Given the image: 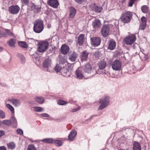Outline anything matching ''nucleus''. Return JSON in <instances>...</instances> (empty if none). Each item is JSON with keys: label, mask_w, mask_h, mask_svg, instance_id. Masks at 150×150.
<instances>
[{"label": "nucleus", "mask_w": 150, "mask_h": 150, "mask_svg": "<svg viewBox=\"0 0 150 150\" xmlns=\"http://www.w3.org/2000/svg\"><path fill=\"white\" fill-rule=\"evenodd\" d=\"M33 30L36 33H41L44 28V25L42 21L39 20H36L34 23Z\"/></svg>", "instance_id": "1"}, {"label": "nucleus", "mask_w": 150, "mask_h": 150, "mask_svg": "<svg viewBox=\"0 0 150 150\" xmlns=\"http://www.w3.org/2000/svg\"><path fill=\"white\" fill-rule=\"evenodd\" d=\"M132 16L131 12L126 11L123 13L120 19L122 21L125 23H128L130 22Z\"/></svg>", "instance_id": "2"}, {"label": "nucleus", "mask_w": 150, "mask_h": 150, "mask_svg": "<svg viewBox=\"0 0 150 150\" xmlns=\"http://www.w3.org/2000/svg\"><path fill=\"white\" fill-rule=\"evenodd\" d=\"M37 50L39 52H43L47 49L49 43L47 41H43L38 42Z\"/></svg>", "instance_id": "3"}, {"label": "nucleus", "mask_w": 150, "mask_h": 150, "mask_svg": "<svg viewBox=\"0 0 150 150\" xmlns=\"http://www.w3.org/2000/svg\"><path fill=\"white\" fill-rule=\"evenodd\" d=\"M83 69L86 72L91 74L92 76L94 75L96 73V70L93 68L91 65L89 63L85 64Z\"/></svg>", "instance_id": "4"}, {"label": "nucleus", "mask_w": 150, "mask_h": 150, "mask_svg": "<svg viewBox=\"0 0 150 150\" xmlns=\"http://www.w3.org/2000/svg\"><path fill=\"white\" fill-rule=\"evenodd\" d=\"M109 97H103L102 98L100 101V103L101 104L98 108V110H102L106 107L109 104Z\"/></svg>", "instance_id": "5"}, {"label": "nucleus", "mask_w": 150, "mask_h": 150, "mask_svg": "<svg viewBox=\"0 0 150 150\" xmlns=\"http://www.w3.org/2000/svg\"><path fill=\"white\" fill-rule=\"evenodd\" d=\"M136 40V37L134 34H131L125 38L124 41L127 45H131L134 43Z\"/></svg>", "instance_id": "6"}, {"label": "nucleus", "mask_w": 150, "mask_h": 150, "mask_svg": "<svg viewBox=\"0 0 150 150\" xmlns=\"http://www.w3.org/2000/svg\"><path fill=\"white\" fill-rule=\"evenodd\" d=\"M110 25L105 24L102 27L101 30V33L102 35L104 37L108 36L109 33Z\"/></svg>", "instance_id": "7"}, {"label": "nucleus", "mask_w": 150, "mask_h": 150, "mask_svg": "<svg viewBox=\"0 0 150 150\" xmlns=\"http://www.w3.org/2000/svg\"><path fill=\"white\" fill-rule=\"evenodd\" d=\"M121 67V63L118 60H115L114 61L112 64V69L115 71L120 70Z\"/></svg>", "instance_id": "8"}, {"label": "nucleus", "mask_w": 150, "mask_h": 150, "mask_svg": "<svg viewBox=\"0 0 150 150\" xmlns=\"http://www.w3.org/2000/svg\"><path fill=\"white\" fill-rule=\"evenodd\" d=\"M70 69L69 66L68 65L63 67L61 70V74L66 77H69L70 76Z\"/></svg>", "instance_id": "9"}, {"label": "nucleus", "mask_w": 150, "mask_h": 150, "mask_svg": "<svg viewBox=\"0 0 150 150\" xmlns=\"http://www.w3.org/2000/svg\"><path fill=\"white\" fill-rule=\"evenodd\" d=\"M75 75L76 78L79 79H82L85 77L84 73L83 71V69L81 68H78L76 71Z\"/></svg>", "instance_id": "10"}, {"label": "nucleus", "mask_w": 150, "mask_h": 150, "mask_svg": "<svg viewBox=\"0 0 150 150\" xmlns=\"http://www.w3.org/2000/svg\"><path fill=\"white\" fill-rule=\"evenodd\" d=\"M20 9V7L17 5H12L9 8V11L11 13L13 14H16L18 13Z\"/></svg>", "instance_id": "11"}, {"label": "nucleus", "mask_w": 150, "mask_h": 150, "mask_svg": "<svg viewBox=\"0 0 150 150\" xmlns=\"http://www.w3.org/2000/svg\"><path fill=\"white\" fill-rule=\"evenodd\" d=\"M91 43L94 47L99 45L100 43V39L98 37H93L91 38Z\"/></svg>", "instance_id": "12"}, {"label": "nucleus", "mask_w": 150, "mask_h": 150, "mask_svg": "<svg viewBox=\"0 0 150 150\" xmlns=\"http://www.w3.org/2000/svg\"><path fill=\"white\" fill-rule=\"evenodd\" d=\"M90 7L91 10L96 13L100 12L102 10V8L101 6H98L95 4H91Z\"/></svg>", "instance_id": "13"}, {"label": "nucleus", "mask_w": 150, "mask_h": 150, "mask_svg": "<svg viewBox=\"0 0 150 150\" xmlns=\"http://www.w3.org/2000/svg\"><path fill=\"white\" fill-rule=\"evenodd\" d=\"M47 3L49 5L54 8H57L59 5L58 0H49Z\"/></svg>", "instance_id": "14"}, {"label": "nucleus", "mask_w": 150, "mask_h": 150, "mask_svg": "<svg viewBox=\"0 0 150 150\" xmlns=\"http://www.w3.org/2000/svg\"><path fill=\"white\" fill-rule=\"evenodd\" d=\"M8 101L12 103V104L15 107H19L21 104L20 100L14 98L9 99L8 100Z\"/></svg>", "instance_id": "15"}, {"label": "nucleus", "mask_w": 150, "mask_h": 150, "mask_svg": "<svg viewBox=\"0 0 150 150\" xmlns=\"http://www.w3.org/2000/svg\"><path fill=\"white\" fill-rule=\"evenodd\" d=\"M51 60L50 58H46L43 63V68L48 69L51 66Z\"/></svg>", "instance_id": "16"}, {"label": "nucleus", "mask_w": 150, "mask_h": 150, "mask_svg": "<svg viewBox=\"0 0 150 150\" xmlns=\"http://www.w3.org/2000/svg\"><path fill=\"white\" fill-rule=\"evenodd\" d=\"M78 56V54L74 51H73L72 52H70L69 54V59L72 62H74Z\"/></svg>", "instance_id": "17"}, {"label": "nucleus", "mask_w": 150, "mask_h": 150, "mask_svg": "<svg viewBox=\"0 0 150 150\" xmlns=\"http://www.w3.org/2000/svg\"><path fill=\"white\" fill-rule=\"evenodd\" d=\"M69 47L66 45H63L61 48V51L62 53L64 54H66L69 50Z\"/></svg>", "instance_id": "18"}, {"label": "nucleus", "mask_w": 150, "mask_h": 150, "mask_svg": "<svg viewBox=\"0 0 150 150\" xmlns=\"http://www.w3.org/2000/svg\"><path fill=\"white\" fill-rule=\"evenodd\" d=\"M138 54H139L140 58L142 61L147 60L149 58L147 54H144L141 51Z\"/></svg>", "instance_id": "19"}, {"label": "nucleus", "mask_w": 150, "mask_h": 150, "mask_svg": "<svg viewBox=\"0 0 150 150\" xmlns=\"http://www.w3.org/2000/svg\"><path fill=\"white\" fill-rule=\"evenodd\" d=\"M133 150H141L140 144L137 141H134L133 143Z\"/></svg>", "instance_id": "20"}, {"label": "nucleus", "mask_w": 150, "mask_h": 150, "mask_svg": "<svg viewBox=\"0 0 150 150\" xmlns=\"http://www.w3.org/2000/svg\"><path fill=\"white\" fill-rule=\"evenodd\" d=\"M116 45L115 41L113 40H111L109 42L108 47L110 50H113L115 47Z\"/></svg>", "instance_id": "21"}, {"label": "nucleus", "mask_w": 150, "mask_h": 150, "mask_svg": "<svg viewBox=\"0 0 150 150\" xmlns=\"http://www.w3.org/2000/svg\"><path fill=\"white\" fill-rule=\"evenodd\" d=\"M133 48L134 49L133 52L137 54H138L141 51L139 45L137 43L134 44Z\"/></svg>", "instance_id": "22"}, {"label": "nucleus", "mask_w": 150, "mask_h": 150, "mask_svg": "<svg viewBox=\"0 0 150 150\" xmlns=\"http://www.w3.org/2000/svg\"><path fill=\"white\" fill-rule=\"evenodd\" d=\"M84 40V35L83 34H81L78 38L77 43L79 45H82L83 43Z\"/></svg>", "instance_id": "23"}, {"label": "nucleus", "mask_w": 150, "mask_h": 150, "mask_svg": "<svg viewBox=\"0 0 150 150\" xmlns=\"http://www.w3.org/2000/svg\"><path fill=\"white\" fill-rule=\"evenodd\" d=\"M99 68L101 70L104 69L106 66V63L104 60H101L98 63Z\"/></svg>", "instance_id": "24"}, {"label": "nucleus", "mask_w": 150, "mask_h": 150, "mask_svg": "<svg viewBox=\"0 0 150 150\" xmlns=\"http://www.w3.org/2000/svg\"><path fill=\"white\" fill-rule=\"evenodd\" d=\"M101 25L100 22L98 19H95L92 23V25L93 27L95 28H98L101 26Z\"/></svg>", "instance_id": "25"}, {"label": "nucleus", "mask_w": 150, "mask_h": 150, "mask_svg": "<svg viewBox=\"0 0 150 150\" xmlns=\"http://www.w3.org/2000/svg\"><path fill=\"white\" fill-rule=\"evenodd\" d=\"M76 13V10L73 7H71L69 9V16L71 18L74 17Z\"/></svg>", "instance_id": "26"}, {"label": "nucleus", "mask_w": 150, "mask_h": 150, "mask_svg": "<svg viewBox=\"0 0 150 150\" xmlns=\"http://www.w3.org/2000/svg\"><path fill=\"white\" fill-rule=\"evenodd\" d=\"M41 6L39 5H35L33 4L31 7V8L35 13L39 12L41 9Z\"/></svg>", "instance_id": "27"}, {"label": "nucleus", "mask_w": 150, "mask_h": 150, "mask_svg": "<svg viewBox=\"0 0 150 150\" xmlns=\"http://www.w3.org/2000/svg\"><path fill=\"white\" fill-rule=\"evenodd\" d=\"M10 122H11V124L13 125V126L15 127H17V120L14 116V115L12 116L10 118Z\"/></svg>", "instance_id": "28"}, {"label": "nucleus", "mask_w": 150, "mask_h": 150, "mask_svg": "<svg viewBox=\"0 0 150 150\" xmlns=\"http://www.w3.org/2000/svg\"><path fill=\"white\" fill-rule=\"evenodd\" d=\"M76 134L75 131L72 130L68 136V139L70 141H72Z\"/></svg>", "instance_id": "29"}, {"label": "nucleus", "mask_w": 150, "mask_h": 150, "mask_svg": "<svg viewBox=\"0 0 150 150\" xmlns=\"http://www.w3.org/2000/svg\"><path fill=\"white\" fill-rule=\"evenodd\" d=\"M88 53L86 51L83 52L82 54L81 59L82 61L86 60L88 56Z\"/></svg>", "instance_id": "30"}, {"label": "nucleus", "mask_w": 150, "mask_h": 150, "mask_svg": "<svg viewBox=\"0 0 150 150\" xmlns=\"http://www.w3.org/2000/svg\"><path fill=\"white\" fill-rule=\"evenodd\" d=\"M17 56L20 60L22 64H24L25 62V57L21 54L18 53Z\"/></svg>", "instance_id": "31"}, {"label": "nucleus", "mask_w": 150, "mask_h": 150, "mask_svg": "<svg viewBox=\"0 0 150 150\" xmlns=\"http://www.w3.org/2000/svg\"><path fill=\"white\" fill-rule=\"evenodd\" d=\"M36 101L40 104L42 103L44 101V99L41 97L36 96L35 97Z\"/></svg>", "instance_id": "32"}, {"label": "nucleus", "mask_w": 150, "mask_h": 150, "mask_svg": "<svg viewBox=\"0 0 150 150\" xmlns=\"http://www.w3.org/2000/svg\"><path fill=\"white\" fill-rule=\"evenodd\" d=\"M57 146H62L63 144V142L60 140H54V139L53 142Z\"/></svg>", "instance_id": "33"}, {"label": "nucleus", "mask_w": 150, "mask_h": 150, "mask_svg": "<svg viewBox=\"0 0 150 150\" xmlns=\"http://www.w3.org/2000/svg\"><path fill=\"white\" fill-rule=\"evenodd\" d=\"M18 44L19 46L22 47L27 48L28 47L27 44L25 42H18Z\"/></svg>", "instance_id": "34"}, {"label": "nucleus", "mask_w": 150, "mask_h": 150, "mask_svg": "<svg viewBox=\"0 0 150 150\" xmlns=\"http://www.w3.org/2000/svg\"><path fill=\"white\" fill-rule=\"evenodd\" d=\"M54 139H52L47 138L42 140V141L47 143H52Z\"/></svg>", "instance_id": "35"}, {"label": "nucleus", "mask_w": 150, "mask_h": 150, "mask_svg": "<svg viewBox=\"0 0 150 150\" xmlns=\"http://www.w3.org/2000/svg\"><path fill=\"white\" fill-rule=\"evenodd\" d=\"M33 108L34 109V111L35 112H42L44 110V109L40 107H34Z\"/></svg>", "instance_id": "36"}, {"label": "nucleus", "mask_w": 150, "mask_h": 150, "mask_svg": "<svg viewBox=\"0 0 150 150\" xmlns=\"http://www.w3.org/2000/svg\"><path fill=\"white\" fill-rule=\"evenodd\" d=\"M142 11L144 13H146L148 11V7L146 5H144L141 7Z\"/></svg>", "instance_id": "37"}, {"label": "nucleus", "mask_w": 150, "mask_h": 150, "mask_svg": "<svg viewBox=\"0 0 150 150\" xmlns=\"http://www.w3.org/2000/svg\"><path fill=\"white\" fill-rule=\"evenodd\" d=\"M62 69V67L58 64H57L54 68V71L58 73L59 71L61 72V70Z\"/></svg>", "instance_id": "38"}, {"label": "nucleus", "mask_w": 150, "mask_h": 150, "mask_svg": "<svg viewBox=\"0 0 150 150\" xmlns=\"http://www.w3.org/2000/svg\"><path fill=\"white\" fill-rule=\"evenodd\" d=\"M57 103L58 105H65L68 103L67 102L60 99L58 100Z\"/></svg>", "instance_id": "39"}, {"label": "nucleus", "mask_w": 150, "mask_h": 150, "mask_svg": "<svg viewBox=\"0 0 150 150\" xmlns=\"http://www.w3.org/2000/svg\"><path fill=\"white\" fill-rule=\"evenodd\" d=\"M2 122L3 124L5 125L8 126H9L11 124L10 120H4L2 121Z\"/></svg>", "instance_id": "40"}, {"label": "nucleus", "mask_w": 150, "mask_h": 150, "mask_svg": "<svg viewBox=\"0 0 150 150\" xmlns=\"http://www.w3.org/2000/svg\"><path fill=\"white\" fill-rule=\"evenodd\" d=\"M8 148L11 149H14L15 146V144L13 142H10L7 144Z\"/></svg>", "instance_id": "41"}, {"label": "nucleus", "mask_w": 150, "mask_h": 150, "mask_svg": "<svg viewBox=\"0 0 150 150\" xmlns=\"http://www.w3.org/2000/svg\"><path fill=\"white\" fill-rule=\"evenodd\" d=\"M16 43L15 40L14 39H11L9 41L8 45L11 47L13 46Z\"/></svg>", "instance_id": "42"}, {"label": "nucleus", "mask_w": 150, "mask_h": 150, "mask_svg": "<svg viewBox=\"0 0 150 150\" xmlns=\"http://www.w3.org/2000/svg\"><path fill=\"white\" fill-rule=\"evenodd\" d=\"M6 106L11 111L12 113L14 114V108L12 105L9 104H7Z\"/></svg>", "instance_id": "43"}, {"label": "nucleus", "mask_w": 150, "mask_h": 150, "mask_svg": "<svg viewBox=\"0 0 150 150\" xmlns=\"http://www.w3.org/2000/svg\"><path fill=\"white\" fill-rule=\"evenodd\" d=\"M6 117V114L5 112L2 110H0V118L1 119H4Z\"/></svg>", "instance_id": "44"}, {"label": "nucleus", "mask_w": 150, "mask_h": 150, "mask_svg": "<svg viewBox=\"0 0 150 150\" xmlns=\"http://www.w3.org/2000/svg\"><path fill=\"white\" fill-rule=\"evenodd\" d=\"M27 150H36V148L33 144L29 145L27 149Z\"/></svg>", "instance_id": "45"}, {"label": "nucleus", "mask_w": 150, "mask_h": 150, "mask_svg": "<svg viewBox=\"0 0 150 150\" xmlns=\"http://www.w3.org/2000/svg\"><path fill=\"white\" fill-rule=\"evenodd\" d=\"M146 23H141L140 25L139 28L142 30H144L146 28Z\"/></svg>", "instance_id": "46"}, {"label": "nucleus", "mask_w": 150, "mask_h": 150, "mask_svg": "<svg viewBox=\"0 0 150 150\" xmlns=\"http://www.w3.org/2000/svg\"><path fill=\"white\" fill-rule=\"evenodd\" d=\"M33 61L38 65H39L40 63V59L38 58H36L34 59Z\"/></svg>", "instance_id": "47"}, {"label": "nucleus", "mask_w": 150, "mask_h": 150, "mask_svg": "<svg viewBox=\"0 0 150 150\" xmlns=\"http://www.w3.org/2000/svg\"><path fill=\"white\" fill-rule=\"evenodd\" d=\"M7 36V34L6 33L1 31V30H0V38L2 37H6Z\"/></svg>", "instance_id": "48"}, {"label": "nucleus", "mask_w": 150, "mask_h": 150, "mask_svg": "<svg viewBox=\"0 0 150 150\" xmlns=\"http://www.w3.org/2000/svg\"><path fill=\"white\" fill-rule=\"evenodd\" d=\"M137 0H130L129 1L128 6L130 7H131L132 6V5Z\"/></svg>", "instance_id": "49"}, {"label": "nucleus", "mask_w": 150, "mask_h": 150, "mask_svg": "<svg viewBox=\"0 0 150 150\" xmlns=\"http://www.w3.org/2000/svg\"><path fill=\"white\" fill-rule=\"evenodd\" d=\"M6 33L7 34V35L9 36H13V33L11 32L9 30H6Z\"/></svg>", "instance_id": "50"}, {"label": "nucleus", "mask_w": 150, "mask_h": 150, "mask_svg": "<svg viewBox=\"0 0 150 150\" xmlns=\"http://www.w3.org/2000/svg\"><path fill=\"white\" fill-rule=\"evenodd\" d=\"M94 56L96 58V59H98L100 57V55L98 52H96L94 53Z\"/></svg>", "instance_id": "51"}, {"label": "nucleus", "mask_w": 150, "mask_h": 150, "mask_svg": "<svg viewBox=\"0 0 150 150\" xmlns=\"http://www.w3.org/2000/svg\"><path fill=\"white\" fill-rule=\"evenodd\" d=\"M80 109V107H78L77 108H74L73 109H72L71 110V111L72 112H76L78 110H79Z\"/></svg>", "instance_id": "52"}, {"label": "nucleus", "mask_w": 150, "mask_h": 150, "mask_svg": "<svg viewBox=\"0 0 150 150\" xmlns=\"http://www.w3.org/2000/svg\"><path fill=\"white\" fill-rule=\"evenodd\" d=\"M17 133L20 135H22L23 134V131L21 129H17Z\"/></svg>", "instance_id": "53"}, {"label": "nucleus", "mask_w": 150, "mask_h": 150, "mask_svg": "<svg viewBox=\"0 0 150 150\" xmlns=\"http://www.w3.org/2000/svg\"><path fill=\"white\" fill-rule=\"evenodd\" d=\"M144 23H146V18L144 17H142L141 18V22Z\"/></svg>", "instance_id": "54"}, {"label": "nucleus", "mask_w": 150, "mask_h": 150, "mask_svg": "<svg viewBox=\"0 0 150 150\" xmlns=\"http://www.w3.org/2000/svg\"><path fill=\"white\" fill-rule=\"evenodd\" d=\"M75 1L78 3H83L86 1V0H75Z\"/></svg>", "instance_id": "55"}, {"label": "nucleus", "mask_w": 150, "mask_h": 150, "mask_svg": "<svg viewBox=\"0 0 150 150\" xmlns=\"http://www.w3.org/2000/svg\"><path fill=\"white\" fill-rule=\"evenodd\" d=\"M40 115L42 117H49V115L46 113L41 114Z\"/></svg>", "instance_id": "56"}, {"label": "nucleus", "mask_w": 150, "mask_h": 150, "mask_svg": "<svg viewBox=\"0 0 150 150\" xmlns=\"http://www.w3.org/2000/svg\"><path fill=\"white\" fill-rule=\"evenodd\" d=\"M25 4H27L29 2V0H21Z\"/></svg>", "instance_id": "57"}, {"label": "nucleus", "mask_w": 150, "mask_h": 150, "mask_svg": "<svg viewBox=\"0 0 150 150\" xmlns=\"http://www.w3.org/2000/svg\"><path fill=\"white\" fill-rule=\"evenodd\" d=\"M0 150H6V148L4 146L0 147Z\"/></svg>", "instance_id": "58"}, {"label": "nucleus", "mask_w": 150, "mask_h": 150, "mask_svg": "<svg viewBox=\"0 0 150 150\" xmlns=\"http://www.w3.org/2000/svg\"><path fill=\"white\" fill-rule=\"evenodd\" d=\"M4 134V132L3 131H0V137Z\"/></svg>", "instance_id": "59"}, {"label": "nucleus", "mask_w": 150, "mask_h": 150, "mask_svg": "<svg viewBox=\"0 0 150 150\" xmlns=\"http://www.w3.org/2000/svg\"><path fill=\"white\" fill-rule=\"evenodd\" d=\"M29 40H31L32 42H34L35 41V40L33 38H31L29 39Z\"/></svg>", "instance_id": "60"}, {"label": "nucleus", "mask_w": 150, "mask_h": 150, "mask_svg": "<svg viewBox=\"0 0 150 150\" xmlns=\"http://www.w3.org/2000/svg\"><path fill=\"white\" fill-rule=\"evenodd\" d=\"M3 48L1 47H0V51H1L2 50Z\"/></svg>", "instance_id": "61"}, {"label": "nucleus", "mask_w": 150, "mask_h": 150, "mask_svg": "<svg viewBox=\"0 0 150 150\" xmlns=\"http://www.w3.org/2000/svg\"><path fill=\"white\" fill-rule=\"evenodd\" d=\"M1 122L0 121V125H1Z\"/></svg>", "instance_id": "62"}]
</instances>
